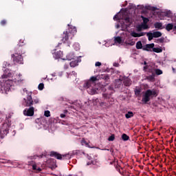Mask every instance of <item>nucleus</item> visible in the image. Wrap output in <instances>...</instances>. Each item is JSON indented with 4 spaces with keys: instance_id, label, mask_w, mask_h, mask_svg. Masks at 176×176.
<instances>
[{
    "instance_id": "obj_41",
    "label": "nucleus",
    "mask_w": 176,
    "mask_h": 176,
    "mask_svg": "<svg viewBox=\"0 0 176 176\" xmlns=\"http://www.w3.org/2000/svg\"><path fill=\"white\" fill-rule=\"evenodd\" d=\"M158 43H163L164 42V37L157 39Z\"/></svg>"
},
{
    "instance_id": "obj_36",
    "label": "nucleus",
    "mask_w": 176,
    "mask_h": 176,
    "mask_svg": "<svg viewBox=\"0 0 176 176\" xmlns=\"http://www.w3.org/2000/svg\"><path fill=\"white\" fill-rule=\"evenodd\" d=\"M99 104L101 107H102L103 108H108V104H107V102H99Z\"/></svg>"
},
{
    "instance_id": "obj_24",
    "label": "nucleus",
    "mask_w": 176,
    "mask_h": 176,
    "mask_svg": "<svg viewBox=\"0 0 176 176\" xmlns=\"http://www.w3.org/2000/svg\"><path fill=\"white\" fill-rule=\"evenodd\" d=\"M153 35L154 36V38H160V36H162V32H153Z\"/></svg>"
},
{
    "instance_id": "obj_2",
    "label": "nucleus",
    "mask_w": 176,
    "mask_h": 176,
    "mask_svg": "<svg viewBox=\"0 0 176 176\" xmlns=\"http://www.w3.org/2000/svg\"><path fill=\"white\" fill-rule=\"evenodd\" d=\"M12 74L10 72H9L8 73L4 72V74L1 76V79H3V82H4V83H6V82L9 80L8 83L11 85L10 87L13 86L14 85L13 83H15L16 85H20L23 81V78L21 77V74L14 76L12 80L9 79V78H12Z\"/></svg>"
},
{
    "instance_id": "obj_1",
    "label": "nucleus",
    "mask_w": 176,
    "mask_h": 176,
    "mask_svg": "<svg viewBox=\"0 0 176 176\" xmlns=\"http://www.w3.org/2000/svg\"><path fill=\"white\" fill-rule=\"evenodd\" d=\"M32 94L30 93L28 95L27 99L24 98L25 107H29V109H25L23 111V115L25 116H34V108L32 107L34 104H39V98L37 97L32 99Z\"/></svg>"
},
{
    "instance_id": "obj_30",
    "label": "nucleus",
    "mask_w": 176,
    "mask_h": 176,
    "mask_svg": "<svg viewBox=\"0 0 176 176\" xmlns=\"http://www.w3.org/2000/svg\"><path fill=\"white\" fill-rule=\"evenodd\" d=\"M67 60L71 61V60H75V56L73 54H69L67 56Z\"/></svg>"
},
{
    "instance_id": "obj_11",
    "label": "nucleus",
    "mask_w": 176,
    "mask_h": 176,
    "mask_svg": "<svg viewBox=\"0 0 176 176\" xmlns=\"http://www.w3.org/2000/svg\"><path fill=\"white\" fill-rule=\"evenodd\" d=\"M125 24L122 25V28H124V30H127L128 27H130L131 25V19L130 17L126 16L124 19Z\"/></svg>"
},
{
    "instance_id": "obj_27",
    "label": "nucleus",
    "mask_w": 176,
    "mask_h": 176,
    "mask_svg": "<svg viewBox=\"0 0 176 176\" xmlns=\"http://www.w3.org/2000/svg\"><path fill=\"white\" fill-rule=\"evenodd\" d=\"M115 43H122V37L121 36H117L114 39Z\"/></svg>"
},
{
    "instance_id": "obj_32",
    "label": "nucleus",
    "mask_w": 176,
    "mask_h": 176,
    "mask_svg": "<svg viewBox=\"0 0 176 176\" xmlns=\"http://www.w3.org/2000/svg\"><path fill=\"white\" fill-rule=\"evenodd\" d=\"M102 78L105 80V82H109V74H104L102 76Z\"/></svg>"
},
{
    "instance_id": "obj_20",
    "label": "nucleus",
    "mask_w": 176,
    "mask_h": 176,
    "mask_svg": "<svg viewBox=\"0 0 176 176\" xmlns=\"http://www.w3.org/2000/svg\"><path fill=\"white\" fill-rule=\"evenodd\" d=\"M155 28H157L158 30H162V27H163V23L160 22H156L154 23Z\"/></svg>"
},
{
    "instance_id": "obj_29",
    "label": "nucleus",
    "mask_w": 176,
    "mask_h": 176,
    "mask_svg": "<svg viewBox=\"0 0 176 176\" xmlns=\"http://www.w3.org/2000/svg\"><path fill=\"white\" fill-rule=\"evenodd\" d=\"M146 35L148 36V41H152V39H153V38H155L153 36V33H152V32H148V33H146Z\"/></svg>"
},
{
    "instance_id": "obj_23",
    "label": "nucleus",
    "mask_w": 176,
    "mask_h": 176,
    "mask_svg": "<svg viewBox=\"0 0 176 176\" xmlns=\"http://www.w3.org/2000/svg\"><path fill=\"white\" fill-rule=\"evenodd\" d=\"M32 170L36 171V173H41V171H42V169L39 167L38 168L35 164L32 166Z\"/></svg>"
},
{
    "instance_id": "obj_46",
    "label": "nucleus",
    "mask_w": 176,
    "mask_h": 176,
    "mask_svg": "<svg viewBox=\"0 0 176 176\" xmlns=\"http://www.w3.org/2000/svg\"><path fill=\"white\" fill-rule=\"evenodd\" d=\"M60 117L62 118V119H64V118H65V114L64 113H61Z\"/></svg>"
},
{
    "instance_id": "obj_43",
    "label": "nucleus",
    "mask_w": 176,
    "mask_h": 176,
    "mask_svg": "<svg viewBox=\"0 0 176 176\" xmlns=\"http://www.w3.org/2000/svg\"><path fill=\"white\" fill-rule=\"evenodd\" d=\"M113 20H116V21H118V20H120V18H119V16L118 14H116L113 16Z\"/></svg>"
},
{
    "instance_id": "obj_5",
    "label": "nucleus",
    "mask_w": 176,
    "mask_h": 176,
    "mask_svg": "<svg viewBox=\"0 0 176 176\" xmlns=\"http://www.w3.org/2000/svg\"><path fill=\"white\" fill-rule=\"evenodd\" d=\"M76 34V28L73 29H69L68 31L63 32V34H62V42L63 43H65V42H67L69 38L72 39L74 38V36Z\"/></svg>"
},
{
    "instance_id": "obj_48",
    "label": "nucleus",
    "mask_w": 176,
    "mask_h": 176,
    "mask_svg": "<svg viewBox=\"0 0 176 176\" xmlns=\"http://www.w3.org/2000/svg\"><path fill=\"white\" fill-rule=\"evenodd\" d=\"M141 30H142L141 28H138V31L140 32H141Z\"/></svg>"
},
{
    "instance_id": "obj_15",
    "label": "nucleus",
    "mask_w": 176,
    "mask_h": 176,
    "mask_svg": "<svg viewBox=\"0 0 176 176\" xmlns=\"http://www.w3.org/2000/svg\"><path fill=\"white\" fill-rule=\"evenodd\" d=\"M123 83L124 86H126V87L131 86V80H130V78H124Z\"/></svg>"
},
{
    "instance_id": "obj_8",
    "label": "nucleus",
    "mask_w": 176,
    "mask_h": 176,
    "mask_svg": "<svg viewBox=\"0 0 176 176\" xmlns=\"http://www.w3.org/2000/svg\"><path fill=\"white\" fill-rule=\"evenodd\" d=\"M9 133V124L8 123H3L1 128L0 129V137L1 138H5Z\"/></svg>"
},
{
    "instance_id": "obj_50",
    "label": "nucleus",
    "mask_w": 176,
    "mask_h": 176,
    "mask_svg": "<svg viewBox=\"0 0 176 176\" xmlns=\"http://www.w3.org/2000/svg\"><path fill=\"white\" fill-rule=\"evenodd\" d=\"M2 163L3 164L8 163V161L6 160V161L3 162Z\"/></svg>"
},
{
    "instance_id": "obj_4",
    "label": "nucleus",
    "mask_w": 176,
    "mask_h": 176,
    "mask_svg": "<svg viewBox=\"0 0 176 176\" xmlns=\"http://www.w3.org/2000/svg\"><path fill=\"white\" fill-rule=\"evenodd\" d=\"M157 97V92L155 89H147L143 94L142 101L144 104H148L152 98Z\"/></svg>"
},
{
    "instance_id": "obj_31",
    "label": "nucleus",
    "mask_w": 176,
    "mask_h": 176,
    "mask_svg": "<svg viewBox=\"0 0 176 176\" xmlns=\"http://www.w3.org/2000/svg\"><path fill=\"white\" fill-rule=\"evenodd\" d=\"M155 75H162L163 74V71H162L160 69H155L154 72Z\"/></svg>"
},
{
    "instance_id": "obj_17",
    "label": "nucleus",
    "mask_w": 176,
    "mask_h": 176,
    "mask_svg": "<svg viewBox=\"0 0 176 176\" xmlns=\"http://www.w3.org/2000/svg\"><path fill=\"white\" fill-rule=\"evenodd\" d=\"M54 58H61L63 57V52L58 51L54 53Z\"/></svg>"
},
{
    "instance_id": "obj_26",
    "label": "nucleus",
    "mask_w": 176,
    "mask_h": 176,
    "mask_svg": "<svg viewBox=\"0 0 176 176\" xmlns=\"http://www.w3.org/2000/svg\"><path fill=\"white\" fill-rule=\"evenodd\" d=\"M122 140H123V141H129V140H130V137H129L127 134L123 133L122 135Z\"/></svg>"
},
{
    "instance_id": "obj_19",
    "label": "nucleus",
    "mask_w": 176,
    "mask_h": 176,
    "mask_svg": "<svg viewBox=\"0 0 176 176\" xmlns=\"http://www.w3.org/2000/svg\"><path fill=\"white\" fill-rule=\"evenodd\" d=\"M142 19L143 20L144 24H145L144 30H146V28H148V25H146L148 24V23H149V19H148L146 17H144V16H142Z\"/></svg>"
},
{
    "instance_id": "obj_33",
    "label": "nucleus",
    "mask_w": 176,
    "mask_h": 176,
    "mask_svg": "<svg viewBox=\"0 0 176 176\" xmlns=\"http://www.w3.org/2000/svg\"><path fill=\"white\" fill-rule=\"evenodd\" d=\"M136 49L138 50L142 49V43L141 41H138L136 43Z\"/></svg>"
},
{
    "instance_id": "obj_28",
    "label": "nucleus",
    "mask_w": 176,
    "mask_h": 176,
    "mask_svg": "<svg viewBox=\"0 0 176 176\" xmlns=\"http://www.w3.org/2000/svg\"><path fill=\"white\" fill-rule=\"evenodd\" d=\"M153 52H154L155 53H162V52H163V50H162V48L153 47Z\"/></svg>"
},
{
    "instance_id": "obj_45",
    "label": "nucleus",
    "mask_w": 176,
    "mask_h": 176,
    "mask_svg": "<svg viewBox=\"0 0 176 176\" xmlns=\"http://www.w3.org/2000/svg\"><path fill=\"white\" fill-rule=\"evenodd\" d=\"M148 68H149V66H148V65L144 66V71H146V69L148 71Z\"/></svg>"
},
{
    "instance_id": "obj_13",
    "label": "nucleus",
    "mask_w": 176,
    "mask_h": 176,
    "mask_svg": "<svg viewBox=\"0 0 176 176\" xmlns=\"http://www.w3.org/2000/svg\"><path fill=\"white\" fill-rule=\"evenodd\" d=\"M146 34V32L137 33L135 32H133L131 33V36H133V38H140L141 36H145Z\"/></svg>"
},
{
    "instance_id": "obj_40",
    "label": "nucleus",
    "mask_w": 176,
    "mask_h": 176,
    "mask_svg": "<svg viewBox=\"0 0 176 176\" xmlns=\"http://www.w3.org/2000/svg\"><path fill=\"white\" fill-rule=\"evenodd\" d=\"M135 94L136 96H140V94H141V89H136V90H135Z\"/></svg>"
},
{
    "instance_id": "obj_9",
    "label": "nucleus",
    "mask_w": 176,
    "mask_h": 176,
    "mask_svg": "<svg viewBox=\"0 0 176 176\" xmlns=\"http://www.w3.org/2000/svg\"><path fill=\"white\" fill-rule=\"evenodd\" d=\"M9 82L10 81H6L3 86L0 85V93L1 94H8V91H10L12 84L9 83Z\"/></svg>"
},
{
    "instance_id": "obj_49",
    "label": "nucleus",
    "mask_w": 176,
    "mask_h": 176,
    "mask_svg": "<svg viewBox=\"0 0 176 176\" xmlns=\"http://www.w3.org/2000/svg\"><path fill=\"white\" fill-rule=\"evenodd\" d=\"M82 142L84 143V144H85L86 145H87V143H86V141H85V140H82Z\"/></svg>"
},
{
    "instance_id": "obj_38",
    "label": "nucleus",
    "mask_w": 176,
    "mask_h": 176,
    "mask_svg": "<svg viewBox=\"0 0 176 176\" xmlns=\"http://www.w3.org/2000/svg\"><path fill=\"white\" fill-rule=\"evenodd\" d=\"M45 88V85L43 83H40L38 86V90H42Z\"/></svg>"
},
{
    "instance_id": "obj_42",
    "label": "nucleus",
    "mask_w": 176,
    "mask_h": 176,
    "mask_svg": "<svg viewBox=\"0 0 176 176\" xmlns=\"http://www.w3.org/2000/svg\"><path fill=\"white\" fill-rule=\"evenodd\" d=\"M6 23H7V21H6V20H5V19H3V20H2L1 22H0V24H1V25H6Z\"/></svg>"
},
{
    "instance_id": "obj_6",
    "label": "nucleus",
    "mask_w": 176,
    "mask_h": 176,
    "mask_svg": "<svg viewBox=\"0 0 176 176\" xmlns=\"http://www.w3.org/2000/svg\"><path fill=\"white\" fill-rule=\"evenodd\" d=\"M24 45H25L24 41H21V40H20L19 43L17 44V45L14 47V54H18L19 56H23V54H25V47H24Z\"/></svg>"
},
{
    "instance_id": "obj_3",
    "label": "nucleus",
    "mask_w": 176,
    "mask_h": 176,
    "mask_svg": "<svg viewBox=\"0 0 176 176\" xmlns=\"http://www.w3.org/2000/svg\"><path fill=\"white\" fill-rule=\"evenodd\" d=\"M98 79L96 76H91L84 85L87 89V92L89 94H91V96H94V94H97V89H94V86H96V82H97Z\"/></svg>"
},
{
    "instance_id": "obj_12",
    "label": "nucleus",
    "mask_w": 176,
    "mask_h": 176,
    "mask_svg": "<svg viewBox=\"0 0 176 176\" xmlns=\"http://www.w3.org/2000/svg\"><path fill=\"white\" fill-rule=\"evenodd\" d=\"M153 47H155V43L146 44L142 50L146 52H152L153 51Z\"/></svg>"
},
{
    "instance_id": "obj_10",
    "label": "nucleus",
    "mask_w": 176,
    "mask_h": 176,
    "mask_svg": "<svg viewBox=\"0 0 176 176\" xmlns=\"http://www.w3.org/2000/svg\"><path fill=\"white\" fill-rule=\"evenodd\" d=\"M11 57L13 59L14 63H16L17 64H23V55L12 54L11 55Z\"/></svg>"
},
{
    "instance_id": "obj_54",
    "label": "nucleus",
    "mask_w": 176,
    "mask_h": 176,
    "mask_svg": "<svg viewBox=\"0 0 176 176\" xmlns=\"http://www.w3.org/2000/svg\"><path fill=\"white\" fill-rule=\"evenodd\" d=\"M113 164V162H111V164Z\"/></svg>"
},
{
    "instance_id": "obj_22",
    "label": "nucleus",
    "mask_w": 176,
    "mask_h": 176,
    "mask_svg": "<svg viewBox=\"0 0 176 176\" xmlns=\"http://www.w3.org/2000/svg\"><path fill=\"white\" fill-rule=\"evenodd\" d=\"M133 116H134L133 111H128V113L125 114V118L126 119H130V118H133Z\"/></svg>"
},
{
    "instance_id": "obj_35",
    "label": "nucleus",
    "mask_w": 176,
    "mask_h": 176,
    "mask_svg": "<svg viewBox=\"0 0 176 176\" xmlns=\"http://www.w3.org/2000/svg\"><path fill=\"white\" fill-rule=\"evenodd\" d=\"M69 65L70 67H72L73 68L76 67V65H78V61L74 60V61H72L69 63Z\"/></svg>"
},
{
    "instance_id": "obj_7",
    "label": "nucleus",
    "mask_w": 176,
    "mask_h": 176,
    "mask_svg": "<svg viewBox=\"0 0 176 176\" xmlns=\"http://www.w3.org/2000/svg\"><path fill=\"white\" fill-rule=\"evenodd\" d=\"M50 156L52 157H56L58 160H69V159H71V155L69 154L61 155L56 151H52L50 153Z\"/></svg>"
},
{
    "instance_id": "obj_14",
    "label": "nucleus",
    "mask_w": 176,
    "mask_h": 176,
    "mask_svg": "<svg viewBox=\"0 0 176 176\" xmlns=\"http://www.w3.org/2000/svg\"><path fill=\"white\" fill-rule=\"evenodd\" d=\"M155 74H151L146 76V79L148 80V82H155L156 78H155Z\"/></svg>"
},
{
    "instance_id": "obj_52",
    "label": "nucleus",
    "mask_w": 176,
    "mask_h": 176,
    "mask_svg": "<svg viewBox=\"0 0 176 176\" xmlns=\"http://www.w3.org/2000/svg\"><path fill=\"white\" fill-rule=\"evenodd\" d=\"M144 65H146V61H144Z\"/></svg>"
},
{
    "instance_id": "obj_44",
    "label": "nucleus",
    "mask_w": 176,
    "mask_h": 176,
    "mask_svg": "<svg viewBox=\"0 0 176 176\" xmlns=\"http://www.w3.org/2000/svg\"><path fill=\"white\" fill-rule=\"evenodd\" d=\"M95 65H96V67H101V63L100 62H96Z\"/></svg>"
},
{
    "instance_id": "obj_16",
    "label": "nucleus",
    "mask_w": 176,
    "mask_h": 176,
    "mask_svg": "<svg viewBox=\"0 0 176 176\" xmlns=\"http://www.w3.org/2000/svg\"><path fill=\"white\" fill-rule=\"evenodd\" d=\"M122 80L120 78L116 80V82H115L116 89H119V87L122 86Z\"/></svg>"
},
{
    "instance_id": "obj_51",
    "label": "nucleus",
    "mask_w": 176,
    "mask_h": 176,
    "mask_svg": "<svg viewBox=\"0 0 176 176\" xmlns=\"http://www.w3.org/2000/svg\"><path fill=\"white\" fill-rule=\"evenodd\" d=\"M39 157H41V158L43 157V155H41L39 156Z\"/></svg>"
},
{
    "instance_id": "obj_39",
    "label": "nucleus",
    "mask_w": 176,
    "mask_h": 176,
    "mask_svg": "<svg viewBox=\"0 0 176 176\" xmlns=\"http://www.w3.org/2000/svg\"><path fill=\"white\" fill-rule=\"evenodd\" d=\"M108 141H115V135L112 134L109 137Z\"/></svg>"
},
{
    "instance_id": "obj_25",
    "label": "nucleus",
    "mask_w": 176,
    "mask_h": 176,
    "mask_svg": "<svg viewBox=\"0 0 176 176\" xmlns=\"http://www.w3.org/2000/svg\"><path fill=\"white\" fill-rule=\"evenodd\" d=\"M126 45H129V46H134L135 45V41L128 40L125 42Z\"/></svg>"
},
{
    "instance_id": "obj_18",
    "label": "nucleus",
    "mask_w": 176,
    "mask_h": 176,
    "mask_svg": "<svg viewBox=\"0 0 176 176\" xmlns=\"http://www.w3.org/2000/svg\"><path fill=\"white\" fill-rule=\"evenodd\" d=\"M173 28H174V24H173V23H168L166 25L165 30H166V31L170 32V31H171V30H173Z\"/></svg>"
},
{
    "instance_id": "obj_21",
    "label": "nucleus",
    "mask_w": 176,
    "mask_h": 176,
    "mask_svg": "<svg viewBox=\"0 0 176 176\" xmlns=\"http://www.w3.org/2000/svg\"><path fill=\"white\" fill-rule=\"evenodd\" d=\"M112 94H113V92L111 91L109 94H103L102 96L104 98L105 100H108L111 98V96H112Z\"/></svg>"
},
{
    "instance_id": "obj_53",
    "label": "nucleus",
    "mask_w": 176,
    "mask_h": 176,
    "mask_svg": "<svg viewBox=\"0 0 176 176\" xmlns=\"http://www.w3.org/2000/svg\"><path fill=\"white\" fill-rule=\"evenodd\" d=\"M113 89V88L112 87H109V90H112Z\"/></svg>"
},
{
    "instance_id": "obj_47",
    "label": "nucleus",
    "mask_w": 176,
    "mask_h": 176,
    "mask_svg": "<svg viewBox=\"0 0 176 176\" xmlns=\"http://www.w3.org/2000/svg\"><path fill=\"white\" fill-rule=\"evenodd\" d=\"M173 31L176 32V25H175V26L173 25Z\"/></svg>"
},
{
    "instance_id": "obj_37",
    "label": "nucleus",
    "mask_w": 176,
    "mask_h": 176,
    "mask_svg": "<svg viewBox=\"0 0 176 176\" xmlns=\"http://www.w3.org/2000/svg\"><path fill=\"white\" fill-rule=\"evenodd\" d=\"M44 116L46 118L50 117V111L49 110L45 111L44 113Z\"/></svg>"
},
{
    "instance_id": "obj_55",
    "label": "nucleus",
    "mask_w": 176,
    "mask_h": 176,
    "mask_svg": "<svg viewBox=\"0 0 176 176\" xmlns=\"http://www.w3.org/2000/svg\"><path fill=\"white\" fill-rule=\"evenodd\" d=\"M90 164H87V165L89 166Z\"/></svg>"
},
{
    "instance_id": "obj_34",
    "label": "nucleus",
    "mask_w": 176,
    "mask_h": 176,
    "mask_svg": "<svg viewBox=\"0 0 176 176\" xmlns=\"http://www.w3.org/2000/svg\"><path fill=\"white\" fill-rule=\"evenodd\" d=\"M155 68H152V67H149L147 70V72H148V74H155Z\"/></svg>"
}]
</instances>
